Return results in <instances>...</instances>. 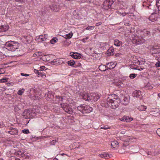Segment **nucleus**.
<instances>
[{
    "instance_id": "obj_22",
    "label": "nucleus",
    "mask_w": 160,
    "mask_h": 160,
    "mask_svg": "<svg viewBox=\"0 0 160 160\" xmlns=\"http://www.w3.org/2000/svg\"><path fill=\"white\" fill-rule=\"evenodd\" d=\"M68 64L71 66L73 67H75V66H74L75 64V62L73 60H71L68 61Z\"/></svg>"
},
{
    "instance_id": "obj_42",
    "label": "nucleus",
    "mask_w": 160,
    "mask_h": 160,
    "mask_svg": "<svg viewBox=\"0 0 160 160\" xmlns=\"http://www.w3.org/2000/svg\"><path fill=\"white\" fill-rule=\"evenodd\" d=\"M5 72L4 70L2 68H0V74L4 73Z\"/></svg>"
},
{
    "instance_id": "obj_32",
    "label": "nucleus",
    "mask_w": 160,
    "mask_h": 160,
    "mask_svg": "<svg viewBox=\"0 0 160 160\" xmlns=\"http://www.w3.org/2000/svg\"><path fill=\"white\" fill-rule=\"evenodd\" d=\"M99 45L101 47H104L108 45V44L107 42H100L99 44Z\"/></svg>"
},
{
    "instance_id": "obj_58",
    "label": "nucleus",
    "mask_w": 160,
    "mask_h": 160,
    "mask_svg": "<svg viewBox=\"0 0 160 160\" xmlns=\"http://www.w3.org/2000/svg\"><path fill=\"white\" fill-rule=\"evenodd\" d=\"M122 16H124L126 15V14L125 13H122Z\"/></svg>"
},
{
    "instance_id": "obj_38",
    "label": "nucleus",
    "mask_w": 160,
    "mask_h": 160,
    "mask_svg": "<svg viewBox=\"0 0 160 160\" xmlns=\"http://www.w3.org/2000/svg\"><path fill=\"white\" fill-rule=\"evenodd\" d=\"M22 132L25 134H28L29 133V131L28 129H24L22 130Z\"/></svg>"
},
{
    "instance_id": "obj_39",
    "label": "nucleus",
    "mask_w": 160,
    "mask_h": 160,
    "mask_svg": "<svg viewBox=\"0 0 160 160\" xmlns=\"http://www.w3.org/2000/svg\"><path fill=\"white\" fill-rule=\"evenodd\" d=\"M102 129H103L104 130H106L110 128L109 127H108V126H103L101 127L100 128Z\"/></svg>"
},
{
    "instance_id": "obj_3",
    "label": "nucleus",
    "mask_w": 160,
    "mask_h": 160,
    "mask_svg": "<svg viewBox=\"0 0 160 160\" xmlns=\"http://www.w3.org/2000/svg\"><path fill=\"white\" fill-rule=\"evenodd\" d=\"M60 107L64 111L69 114H72L73 112L72 108L68 104L66 103H61Z\"/></svg>"
},
{
    "instance_id": "obj_46",
    "label": "nucleus",
    "mask_w": 160,
    "mask_h": 160,
    "mask_svg": "<svg viewBox=\"0 0 160 160\" xmlns=\"http://www.w3.org/2000/svg\"><path fill=\"white\" fill-rule=\"evenodd\" d=\"M157 133L160 137V128H158L157 131Z\"/></svg>"
},
{
    "instance_id": "obj_12",
    "label": "nucleus",
    "mask_w": 160,
    "mask_h": 160,
    "mask_svg": "<svg viewBox=\"0 0 160 160\" xmlns=\"http://www.w3.org/2000/svg\"><path fill=\"white\" fill-rule=\"evenodd\" d=\"M10 131L8 132L9 133L13 135L17 134L18 131L17 129L13 128H10Z\"/></svg>"
},
{
    "instance_id": "obj_33",
    "label": "nucleus",
    "mask_w": 160,
    "mask_h": 160,
    "mask_svg": "<svg viewBox=\"0 0 160 160\" xmlns=\"http://www.w3.org/2000/svg\"><path fill=\"white\" fill-rule=\"evenodd\" d=\"M25 90L24 89L22 88L21 90H19L18 92V94L20 95H22V93L24 92Z\"/></svg>"
},
{
    "instance_id": "obj_17",
    "label": "nucleus",
    "mask_w": 160,
    "mask_h": 160,
    "mask_svg": "<svg viewBox=\"0 0 160 160\" xmlns=\"http://www.w3.org/2000/svg\"><path fill=\"white\" fill-rule=\"evenodd\" d=\"M141 32L142 33L143 35L145 36H149L151 35L150 32L146 30H143Z\"/></svg>"
},
{
    "instance_id": "obj_43",
    "label": "nucleus",
    "mask_w": 160,
    "mask_h": 160,
    "mask_svg": "<svg viewBox=\"0 0 160 160\" xmlns=\"http://www.w3.org/2000/svg\"><path fill=\"white\" fill-rule=\"evenodd\" d=\"M134 41L135 42H139V40L138 39V37H136L134 38Z\"/></svg>"
},
{
    "instance_id": "obj_27",
    "label": "nucleus",
    "mask_w": 160,
    "mask_h": 160,
    "mask_svg": "<svg viewBox=\"0 0 160 160\" xmlns=\"http://www.w3.org/2000/svg\"><path fill=\"white\" fill-rule=\"evenodd\" d=\"M84 105H81L77 107V109L78 110L80 111L83 113V111L84 110Z\"/></svg>"
},
{
    "instance_id": "obj_10",
    "label": "nucleus",
    "mask_w": 160,
    "mask_h": 160,
    "mask_svg": "<svg viewBox=\"0 0 160 160\" xmlns=\"http://www.w3.org/2000/svg\"><path fill=\"white\" fill-rule=\"evenodd\" d=\"M106 65L108 67V69H113L116 66V64L115 63L111 62H110L107 63H106Z\"/></svg>"
},
{
    "instance_id": "obj_30",
    "label": "nucleus",
    "mask_w": 160,
    "mask_h": 160,
    "mask_svg": "<svg viewBox=\"0 0 160 160\" xmlns=\"http://www.w3.org/2000/svg\"><path fill=\"white\" fill-rule=\"evenodd\" d=\"M58 41V39L57 38H54L50 40V42L52 44H53L55 43V42H57Z\"/></svg>"
},
{
    "instance_id": "obj_23",
    "label": "nucleus",
    "mask_w": 160,
    "mask_h": 160,
    "mask_svg": "<svg viewBox=\"0 0 160 160\" xmlns=\"http://www.w3.org/2000/svg\"><path fill=\"white\" fill-rule=\"evenodd\" d=\"M99 156L102 158H108L109 157V156L108 154L106 153H104L103 154H100L99 155Z\"/></svg>"
},
{
    "instance_id": "obj_2",
    "label": "nucleus",
    "mask_w": 160,
    "mask_h": 160,
    "mask_svg": "<svg viewBox=\"0 0 160 160\" xmlns=\"http://www.w3.org/2000/svg\"><path fill=\"white\" fill-rule=\"evenodd\" d=\"M4 45L5 47L8 50L14 51L18 48L19 44L18 42L10 41L7 42Z\"/></svg>"
},
{
    "instance_id": "obj_4",
    "label": "nucleus",
    "mask_w": 160,
    "mask_h": 160,
    "mask_svg": "<svg viewBox=\"0 0 160 160\" xmlns=\"http://www.w3.org/2000/svg\"><path fill=\"white\" fill-rule=\"evenodd\" d=\"M113 2L110 0H105L103 2L102 8L105 9H108L110 8Z\"/></svg>"
},
{
    "instance_id": "obj_24",
    "label": "nucleus",
    "mask_w": 160,
    "mask_h": 160,
    "mask_svg": "<svg viewBox=\"0 0 160 160\" xmlns=\"http://www.w3.org/2000/svg\"><path fill=\"white\" fill-rule=\"evenodd\" d=\"M118 144V142L116 141H113L111 143V145L113 148H115Z\"/></svg>"
},
{
    "instance_id": "obj_60",
    "label": "nucleus",
    "mask_w": 160,
    "mask_h": 160,
    "mask_svg": "<svg viewBox=\"0 0 160 160\" xmlns=\"http://www.w3.org/2000/svg\"><path fill=\"white\" fill-rule=\"evenodd\" d=\"M53 160H58L56 158H55Z\"/></svg>"
},
{
    "instance_id": "obj_47",
    "label": "nucleus",
    "mask_w": 160,
    "mask_h": 160,
    "mask_svg": "<svg viewBox=\"0 0 160 160\" xmlns=\"http://www.w3.org/2000/svg\"><path fill=\"white\" fill-rule=\"evenodd\" d=\"M21 74L22 76H24L25 77L28 76L29 75V74H24L23 73H21Z\"/></svg>"
},
{
    "instance_id": "obj_49",
    "label": "nucleus",
    "mask_w": 160,
    "mask_h": 160,
    "mask_svg": "<svg viewBox=\"0 0 160 160\" xmlns=\"http://www.w3.org/2000/svg\"><path fill=\"white\" fill-rule=\"evenodd\" d=\"M40 72H39L38 74V75L39 76V77H40V76H41L42 77V72H41V71H40Z\"/></svg>"
},
{
    "instance_id": "obj_57",
    "label": "nucleus",
    "mask_w": 160,
    "mask_h": 160,
    "mask_svg": "<svg viewBox=\"0 0 160 160\" xmlns=\"http://www.w3.org/2000/svg\"><path fill=\"white\" fill-rule=\"evenodd\" d=\"M60 155H61L62 156H63L64 155H67V156H68V155H67V154H64V153H61L60 154Z\"/></svg>"
},
{
    "instance_id": "obj_61",
    "label": "nucleus",
    "mask_w": 160,
    "mask_h": 160,
    "mask_svg": "<svg viewBox=\"0 0 160 160\" xmlns=\"http://www.w3.org/2000/svg\"><path fill=\"white\" fill-rule=\"evenodd\" d=\"M138 70H143V69L142 68H140V69H138Z\"/></svg>"
},
{
    "instance_id": "obj_28",
    "label": "nucleus",
    "mask_w": 160,
    "mask_h": 160,
    "mask_svg": "<svg viewBox=\"0 0 160 160\" xmlns=\"http://www.w3.org/2000/svg\"><path fill=\"white\" fill-rule=\"evenodd\" d=\"M47 38V35L46 34H44V35H41L39 36V38L41 39L42 41H45Z\"/></svg>"
},
{
    "instance_id": "obj_51",
    "label": "nucleus",
    "mask_w": 160,
    "mask_h": 160,
    "mask_svg": "<svg viewBox=\"0 0 160 160\" xmlns=\"http://www.w3.org/2000/svg\"><path fill=\"white\" fill-rule=\"evenodd\" d=\"M39 71H40V70H36V69H34V72L35 73H37L38 74L39 72Z\"/></svg>"
},
{
    "instance_id": "obj_50",
    "label": "nucleus",
    "mask_w": 160,
    "mask_h": 160,
    "mask_svg": "<svg viewBox=\"0 0 160 160\" xmlns=\"http://www.w3.org/2000/svg\"><path fill=\"white\" fill-rule=\"evenodd\" d=\"M56 97L58 99L62 101L63 99L61 97H60L59 96H56Z\"/></svg>"
},
{
    "instance_id": "obj_1",
    "label": "nucleus",
    "mask_w": 160,
    "mask_h": 160,
    "mask_svg": "<svg viewBox=\"0 0 160 160\" xmlns=\"http://www.w3.org/2000/svg\"><path fill=\"white\" fill-rule=\"evenodd\" d=\"M120 101V99L119 97L114 94L109 95L107 99V103L108 105L114 109H116L118 107Z\"/></svg>"
},
{
    "instance_id": "obj_45",
    "label": "nucleus",
    "mask_w": 160,
    "mask_h": 160,
    "mask_svg": "<svg viewBox=\"0 0 160 160\" xmlns=\"http://www.w3.org/2000/svg\"><path fill=\"white\" fill-rule=\"evenodd\" d=\"M88 37H86L84 38L82 40V41L85 43L86 42V41L88 39Z\"/></svg>"
},
{
    "instance_id": "obj_54",
    "label": "nucleus",
    "mask_w": 160,
    "mask_h": 160,
    "mask_svg": "<svg viewBox=\"0 0 160 160\" xmlns=\"http://www.w3.org/2000/svg\"><path fill=\"white\" fill-rule=\"evenodd\" d=\"M46 75L45 73H43V72H42V78H45L46 77Z\"/></svg>"
},
{
    "instance_id": "obj_40",
    "label": "nucleus",
    "mask_w": 160,
    "mask_h": 160,
    "mask_svg": "<svg viewBox=\"0 0 160 160\" xmlns=\"http://www.w3.org/2000/svg\"><path fill=\"white\" fill-rule=\"evenodd\" d=\"M58 141L55 140H52L51 142H50V143L52 145H55L56 142H57Z\"/></svg>"
},
{
    "instance_id": "obj_8",
    "label": "nucleus",
    "mask_w": 160,
    "mask_h": 160,
    "mask_svg": "<svg viewBox=\"0 0 160 160\" xmlns=\"http://www.w3.org/2000/svg\"><path fill=\"white\" fill-rule=\"evenodd\" d=\"M122 121H125L126 122H130L133 120L132 118L128 116H124L120 119Z\"/></svg>"
},
{
    "instance_id": "obj_44",
    "label": "nucleus",
    "mask_w": 160,
    "mask_h": 160,
    "mask_svg": "<svg viewBox=\"0 0 160 160\" xmlns=\"http://www.w3.org/2000/svg\"><path fill=\"white\" fill-rule=\"evenodd\" d=\"M155 65L157 67H160V62L158 61L155 64Z\"/></svg>"
},
{
    "instance_id": "obj_5",
    "label": "nucleus",
    "mask_w": 160,
    "mask_h": 160,
    "mask_svg": "<svg viewBox=\"0 0 160 160\" xmlns=\"http://www.w3.org/2000/svg\"><path fill=\"white\" fill-rule=\"evenodd\" d=\"M93 110V108L89 106L85 105L84 110L83 111V113L87 114L89 113Z\"/></svg>"
},
{
    "instance_id": "obj_55",
    "label": "nucleus",
    "mask_w": 160,
    "mask_h": 160,
    "mask_svg": "<svg viewBox=\"0 0 160 160\" xmlns=\"http://www.w3.org/2000/svg\"><path fill=\"white\" fill-rule=\"evenodd\" d=\"M42 55V53L41 52H38V53L37 54V56H40Z\"/></svg>"
},
{
    "instance_id": "obj_7",
    "label": "nucleus",
    "mask_w": 160,
    "mask_h": 160,
    "mask_svg": "<svg viewBox=\"0 0 160 160\" xmlns=\"http://www.w3.org/2000/svg\"><path fill=\"white\" fill-rule=\"evenodd\" d=\"M157 14L156 13H152L149 17V19L152 22H154L158 20Z\"/></svg>"
},
{
    "instance_id": "obj_9",
    "label": "nucleus",
    "mask_w": 160,
    "mask_h": 160,
    "mask_svg": "<svg viewBox=\"0 0 160 160\" xmlns=\"http://www.w3.org/2000/svg\"><path fill=\"white\" fill-rule=\"evenodd\" d=\"M133 97H136L137 98H139L141 99L142 97V95L141 94V92L140 91H135L133 93Z\"/></svg>"
},
{
    "instance_id": "obj_15",
    "label": "nucleus",
    "mask_w": 160,
    "mask_h": 160,
    "mask_svg": "<svg viewBox=\"0 0 160 160\" xmlns=\"http://www.w3.org/2000/svg\"><path fill=\"white\" fill-rule=\"evenodd\" d=\"M80 54L79 55V53L77 52H74L71 54V56L73 58L76 59H79L81 57L79 56Z\"/></svg>"
},
{
    "instance_id": "obj_25",
    "label": "nucleus",
    "mask_w": 160,
    "mask_h": 160,
    "mask_svg": "<svg viewBox=\"0 0 160 160\" xmlns=\"http://www.w3.org/2000/svg\"><path fill=\"white\" fill-rule=\"evenodd\" d=\"M51 63L52 64L55 65H57L60 64L58 59L53 60L51 62Z\"/></svg>"
},
{
    "instance_id": "obj_41",
    "label": "nucleus",
    "mask_w": 160,
    "mask_h": 160,
    "mask_svg": "<svg viewBox=\"0 0 160 160\" xmlns=\"http://www.w3.org/2000/svg\"><path fill=\"white\" fill-rule=\"evenodd\" d=\"M76 12V10H75L74 11V12H73V15L74 16H75V18H78V14H77Z\"/></svg>"
},
{
    "instance_id": "obj_11",
    "label": "nucleus",
    "mask_w": 160,
    "mask_h": 160,
    "mask_svg": "<svg viewBox=\"0 0 160 160\" xmlns=\"http://www.w3.org/2000/svg\"><path fill=\"white\" fill-rule=\"evenodd\" d=\"M9 29L8 25H2L0 26V32H3L7 31Z\"/></svg>"
},
{
    "instance_id": "obj_62",
    "label": "nucleus",
    "mask_w": 160,
    "mask_h": 160,
    "mask_svg": "<svg viewBox=\"0 0 160 160\" xmlns=\"http://www.w3.org/2000/svg\"><path fill=\"white\" fill-rule=\"evenodd\" d=\"M158 96L160 98V93L158 94Z\"/></svg>"
},
{
    "instance_id": "obj_48",
    "label": "nucleus",
    "mask_w": 160,
    "mask_h": 160,
    "mask_svg": "<svg viewBox=\"0 0 160 160\" xmlns=\"http://www.w3.org/2000/svg\"><path fill=\"white\" fill-rule=\"evenodd\" d=\"M45 67L44 66H42L40 67V71H42L44 70L45 68Z\"/></svg>"
},
{
    "instance_id": "obj_56",
    "label": "nucleus",
    "mask_w": 160,
    "mask_h": 160,
    "mask_svg": "<svg viewBox=\"0 0 160 160\" xmlns=\"http://www.w3.org/2000/svg\"><path fill=\"white\" fill-rule=\"evenodd\" d=\"M120 54L119 53H117V54H116L115 56H116V57H118V56L119 57Z\"/></svg>"
},
{
    "instance_id": "obj_18",
    "label": "nucleus",
    "mask_w": 160,
    "mask_h": 160,
    "mask_svg": "<svg viewBox=\"0 0 160 160\" xmlns=\"http://www.w3.org/2000/svg\"><path fill=\"white\" fill-rule=\"evenodd\" d=\"M122 44V42L118 39H116L114 40V45L117 47L120 46Z\"/></svg>"
},
{
    "instance_id": "obj_35",
    "label": "nucleus",
    "mask_w": 160,
    "mask_h": 160,
    "mask_svg": "<svg viewBox=\"0 0 160 160\" xmlns=\"http://www.w3.org/2000/svg\"><path fill=\"white\" fill-rule=\"evenodd\" d=\"M137 76V74H135L134 73H133V74L132 73V74H131L130 75L129 77L133 79V78H135Z\"/></svg>"
},
{
    "instance_id": "obj_20",
    "label": "nucleus",
    "mask_w": 160,
    "mask_h": 160,
    "mask_svg": "<svg viewBox=\"0 0 160 160\" xmlns=\"http://www.w3.org/2000/svg\"><path fill=\"white\" fill-rule=\"evenodd\" d=\"M132 60L133 61L132 62L133 63H138L139 62L138 60V58L136 56H133L131 57Z\"/></svg>"
},
{
    "instance_id": "obj_59",
    "label": "nucleus",
    "mask_w": 160,
    "mask_h": 160,
    "mask_svg": "<svg viewBox=\"0 0 160 160\" xmlns=\"http://www.w3.org/2000/svg\"><path fill=\"white\" fill-rule=\"evenodd\" d=\"M15 160H20L19 158H17L16 159H15Z\"/></svg>"
},
{
    "instance_id": "obj_63",
    "label": "nucleus",
    "mask_w": 160,
    "mask_h": 160,
    "mask_svg": "<svg viewBox=\"0 0 160 160\" xmlns=\"http://www.w3.org/2000/svg\"><path fill=\"white\" fill-rule=\"evenodd\" d=\"M35 55H36L37 56V54H33V56L34 57L35 56Z\"/></svg>"
},
{
    "instance_id": "obj_16",
    "label": "nucleus",
    "mask_w": 160,
    "mask_h": 160,
    "mask_svg": "<svg viewBox=\"0 0 160 160\" xmlns=\"http://www.w3.org/2000/svg\"><path fill=\"white\" fill-rule=\"evenodd\" d=\"M114 49L111 47H110L109 49L107 51V53L108 55L112 56L113 54Z\"/></svg>"
},
{
    "instance_id": "obj_34",
    "label": "nucleus",
    "mask_w": 160,
    "mask_h": 160,
    "mask_svg": "<svg viewBox=\"0 0 160 160\" xmlns=\"http://www.w3.org/2000/svg\"><path fill=\"white\" fill-rule=\"evenodd\" d=\"M156 5L158 10L160 11V0H158L157 2Z\"/></svg>"
},
{
    "instance_id": "obj_31",
    "label": "nucleus",
    "mask_w": 160,
    "mask_h": 160,
    "mask_svg": "<svg viewBox=\"0 0 160 160\" xmlns=\"http://www.w3.org/2000/svg\"><path fill=\"white\" fill-rule=\"evenodd\" d=\"M93 98V96H92L91 94L88 93V98H87V101H91L92 100Z\"/></svg>"
},
{
    "instance_id": "obj_53",
    "label": "nucleus",
    "mask_w": 160,
    "mask_h": 160,
    "mask_svg": "<svg viewBox=\"0 0 160 160\" xmlns=\"http://www.w3.org/2000/svg\"><path fill=\"white\" fill-rule=\"evenodd\" d=\"M47 96L49 98H52V96L50 95V93H48V94L47 95Z\"/></svg>"
},
{
    "instance_id": "obj_19",
    "label": "nucleus",
    "mask_w": 160,
    "mask_h": 160,
    "mask_svg": "<svg viewBox=\"0 0 160 160\" xmlns=\"http://www.w3.org/2000/svg\"><path fill=\"white\" fill-rule=\"evenodd\" d=\"M147 109V107L144 105H141L138 108V110L140 111H145Z\"/></svg>"
},
{
    "instance_id": "obj_21",
    "label": "nucleus",
    "mask_w": 160,
    "mask_h": 160,
    "mask_svg": "<svg viewBox=\"0 0 160 160\" xmlns=\"http://www.w3.org/2000/svg\"><path fill=\"white\" fill-rule=\"evenodd\" d=\"M80 94L82 98L86 101H87L88 93L84 94L83 92H81Z\"/></svg>"
},
{
    "instance_id": "obj_64",
    "label": "nucleus",
    "mask_w": 160,
    "mask_h": 160,
    "mask_svg": "<svg viewBox=\"0 0 160 160\" xmlns=\"http://www.w3.org/2000/svg\"><path fill=\"white\" fill-rule=\"evenodd\" d=\"M82 159V158H80V159H79L78 160H81Z\"/></svg>"
},
{
    "instance_id": "obj_26",
    "label": "nucleus",
    "mask_w": 160,
    "mask_h": 160,
    "mask_svg": "<svg viewBox=\"0 0 160 160\" xmlns=\"http://www.w3.org/2000/svg\"><path fill=\"white\" fill-rule=\"evenodd\" d=\"M72 35L73 33L71 32L68 34L64 35V37L66 39H68L71 38Z\"/></svg>"
},
{
    "instance_id": "obj_14",
    "label": "nucleus",
    "mask_w": 160,
    "mask_h": 160,
    "mask_svg": "<svg viewBox=\"0 0 160 160\" xmlns=\"http://www.w3.org/2000/svg\"><path fill=\"white\" fill-rule=\"evenodd\" d=\"M108 67L106 65L101 64L99 67V69L102 71H104L108 69L107 68Z\"/></svg>"
},
{
    "instance_id": "obj_29",
    "label": "nucleus",
    "mask_w": 160,
    "mask_h": 160,
    "mask_svg": "<svg viewBox=\"0 0 160 160\" xmlns=\"http://www.w3.org/2000/svg\"><path fill=\"white\" fill-rule=\"evenodd\" d=\"M93 99L94 101H97L100 98L99 95L96 94H94V96H93Z\"/></svg>"
},
{
    "instance_id": "obj_52",
    "label": "nucleus",
    "mask_w": 160,
    "mask_h": 160,
    "mask_svg": "<svg viewBox=\"0 0 160 160\" xmlns=\"http://www.w3.org/2000/svg\"><path fill=\"white\" fill-rule=\"evenodd\" d=\"M102 22H98L96 23V26H99L101 25L102 24Z\"/></svg>"
},
{
    "instance_id": "obj_37",
    "label": "nucleus",
    "mask_w": 160,
    "mask_h": 160,
    "mask_svg": "<svg viewBox=\"0 0 160 160\" xmlns=\"http://www.w3.org/2000/svg\"><path fill=\"white\" fill-rule=\"evenodd\" d=\"M7 81V78H3L0 80V82H5Z\"/></svg>"
},
{
    "instance_id": "obj_6",
    "label": "nucleus",
    "mask_w": 160,
    "mask_h": 160,
    "mask_svg": "<svg viewBox=\"0 0 160 160\" xmlns=\"http://www.w3.org/2000/svg\"><path fill=\"white\" fill-rule=\"evenodd\" d=\"M30 111L28 110H25L22 113V116L26 119L29 118L31 117Z\"/></svg>"
},
{
    "instance_id": "obj_13",
    "label": "nucleus",
    "mask_w": 160,
    "mask_h": 160,
    "mask_svg": "<svg viewBox=\"0 0 160 160\" xmlns=\"http://www.w3.org/2000/svg\"><path fill=\"white\" fill-rule=\"evenodd\" d=\"M50 8L52 11L55 12L58 11L59 9V6L56 5L54 4H52L50 7Z\"/></svg>"
},
{
    "instance_id": "obj_36",
    "label": "nucleus",
    "mask_w": 160,
    "mask_h": 160,
    "mask_svg": "<svg viewBox=\"0 0 160 160\" xmlns=\"http://www.w3.org/2000/svg\"><path fill=\"white\" fill-rule=\"evenodd\" d=\"M95 27L92 26H89L88 27L86 28V29L87 30H92Z\"/></svg>"
}]
</instances>
